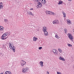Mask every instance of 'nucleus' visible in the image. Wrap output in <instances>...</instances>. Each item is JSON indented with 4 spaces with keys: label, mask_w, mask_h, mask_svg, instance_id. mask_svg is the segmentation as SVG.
Segmentation results:
<instances>
[{
    "label": "nucleus",
    "mask_w": 74,
    "mask_h": 74,
    "mask_svg": "<svg viewBox=\"0 0 74 74\" xmlns=\"http://www.w3.org/2000/svg\"><path fill=\"white\" fill-rule=\"evenodd\" d=\"M62 13L63 14V16L64 18H66V13L64 11L62 12Z\"/></svg>",
    "instance_id": "nucleus-12"
},
{
    "label": "nucleus",
    "mask_w": 74,
    "mask_h": 74,
    "mask_svg": "<svg viewBox=\"0 0 74 74\" xmlns=\"http://www.w3.org/2000/svg\"><path fill=\"white\" fill-rule=\"evenodd\" d=\"M37 39H38L37 38H36L35 37H34L33 38V40L34 41H36Z\"/></svg>",
    "instance_id": "nucleus-13"
},
{
    "label": "nucleus",
    "mask_w": 74,
    "mask_h": 74,
    "mask_svg": "<svg viewBox=\"0 0 74 74\" xmlns=\"http://www.w3.org/2000/svg\"><path fill=\"white\" fill-rule=\"evenodd\" d=\"M9 47L14 52H15V48L16 47L15 46H14V44L12 42H10L9 43Z\"/></svg>",
    "instance_id": "nucleus-1"
},
{
    "label": "nucleus",
    "mask_w": 74,
    "mask_h": 74,
    "mask_svg": "<svg viewBox=\"0 0 74 74\" xmlns=\"http://www.w3.org/2000/svg\"><path fill=\"white\" fill-rule=\"evenodd\" d=\"M4 21L5 22H7L8 21V19H4Z\"/></svg>",
    "instance_id": "nucleus-28"
},
{
    "label": "nucleus",
    "mask_w": 74,
    "mask_h": 74,
    "mask_svg": "<svg viewBox=\"0 0 74 74\" xmlns=\"http://www.w3.org/2000/svg\"><path fill=\"white\" fill-rule=\"evenodd\" d=\"M44 35L46 36H47L48 35V34L47 31H45L44 32Z\"/></svg>",
    "instance_id": "nucleus-14"
},
{
    "label": "nucleus",
    "mask_w": 74,
    "mask_h": 74,
    "mask_svg": "<svg viewBox=\"0 0 74 74\" xmlns=\"http://www.w3.org/2000/svg\"><path fill=\"white\" fill-rule=\"evenodd\" d=\"M55 37H56L57 38H58V39H59V38H60L59 36H58V35L57 34L55 35Z\"/></svg>",
    "instance_id": "nucleus-24"
},
{
    "label": "nucleus",
    "mask_w": 74,
    "mask_h": 74,
    "mask_svg": "<svg viewBox=\"0 0 74 74\" xmlns=\"http://www.w3.org/2000/svg\"><path fill=\"white\" fill-rule=\"evenodd\" d=\"M5 74H12L11 72L10 71H6L5 73Z\"/></svg>",
    "instance_id": "nucleus-11"
},
{
    "label": "nucleus",
    "mask_w": 74,
    "mask_h": 74,
    "mask_svg": "<svg viewBox=\"0 0 74 74\" xmlns=\"http://www.w3.org/2000/svg\"><path fill=\"white\" fill-rule=\"evenodd\" d=\"M60 73L59 72H57V74H60Z\"/></svg>",
    "instance_id": "nucleus-32"
},
{
    "label": "nucleus",
    "mask_w": 74,
    "mask_h": 74,
    "mask_svg": "<svg viewBox=\"0 0 74 74\" xmlns=\"http://www.w3.org/2000/svg\"><path fill=\"white\" fill-rule=\"evenodd\" d=\"M52 51L55 55H56V56H58V55H59L58 51L56 50V49H54Z\"/></svg>",
    "instance_id": "nucleus-5"
},
{
    "label": "nucleus",
    "mask_w": 74,
    "mask_h": 74,
    "mask_svg": "<svg viewBox=\"0 0 74 74\" xmlns=\"http://www.w3.org/2000/svg\"><path fill=\"white\" fill-rule=\"evenodd\" d=\"M8 34V32L5 33L3 34L1 37L2 40H5V39H7V37H6V36H7Z\"/></svg>",
    "instance_id": "nucleus-2"
},
{
    "label": "nucleus",
    "mask_w": 74,
    "mask_h": 74,
    "mask_svg": "<svg viewBox=\"0 0 74 74\" xmlns=\"http://www.w3.org/2000/svg\"><path fill=\"white\" fill-rule=\"evenodd\" d=\"M51 11H46V14L47 15H48V14H51Z\"/></svg>",
    "instance_id": "nucleus-15"
},
{
    "label": "nucleus",
    "mask_w": 74,
    "mask_h": 74,
    "mask_svg": "<svg viewBox=\"0 0 74 74\" xmlns=\"http://www.w3.org/2000/svg\"><path fill=\"white\" fill-rule=\"evenodd\" d=\"M43 31L44 32L47 31V28H46V27H43Z\"/></svg>",
    "instance_id": "nucleus-16"
},
{
    "label": "nucleus",
    "mask_w": 74,
    "mask_h": 74,
    "mask_svg": "<svg viewBox=\"0 0 74 74\" xmlns=\"http://www.w3.org/2000/svg\"><path fill=\"white\" fill-rule=\"evenodd\" d=\"M42 1H43V3L44 4H45V3L46 2V1L45 0H42Z\"/></svg>",
    "instance_id": "nucleus-27"
},
{
    "label": "nucleus",
    "mask_w": 74,
    "mask_h": 74,
    "mask_svg": "<svg viewBox=\"0 0 74 74\" xmlns=\"http://www.w3.org/2000/svg\"><path fill=\"white\" fill-rule=\"evenodd\" d=\"M67 30V29H64L65 32V33H66V32H67V30Z\"/></svg>",
    "instance_id": "nucleus-33"
},
{
    "label": "nucleus",
    "mask_w": 74,
    "mask_h": 74,
    "mask_svg": "<svg viewBox=\"0 0 74 74\" xmlns=\"http://www.w3.org/2000/svg\"><path fill=\"white\" fill-rule=\"evenodd\" d=\"M4 28H3V27L0 26V32H3V31H4Z\"/></svg>",
    "instance_id": "nucleus-8"
},
{
    "label": "nucleus",
    "mask_w": 74,
    "mask_h": 74,
    "mask_svg": "<svg viewBox=\"0 0 74 74\" xmlns=\"http://www.w3.org/2000/svg\"><path fill=\"white\" fill-rule=\"evenodd\" d=\"M33 1H34L36 2H38V0H33Z\"/></svg>",
    "instance_id": "nucleus-29"
},
{
    "label": "nucleus",
    "mask_w": 74,
    "mask_h": 74,
    "mask_svg": "<svg viewBox=\"0 0 74 74\" xmlns=\"http://www.w3.org/2000/svg\"><path fill=\"white\" fill-rule=\"evenodd\" d=\"M29 68L27 67L24 68L22 69V72L24 73H26L29 71Z\"/></svg>",
    "instance_id": "nucleus-3"
},
{
    "label": "nucleus",
    "mask_w": 74,
    "mask_h": 74,
    "mask_svg": "<svg viewBox=\"0 0 74 74\" xmlns=\"http://www.w3.org/2000/svg\"><path fill=\"white\" fill-rule=\"evenodd\" d=\"M50 14H51V15H53V16L55 15V13L51 11L50 12Z\"/></svg>",
    "instance_id": "nucleus-20"
},
{
    "label": "nucleus",
    "mask_w": 74,
    "mask_h": 74,
    "mask_svg": "<svg viewBox=\"0 0 74 74\" xmlns=\"http://www.w3.org/2000/svg\"><path fill=\"white\" fill-rule=\"evenodd\" d=\"M3 54L2 53H0V56H3Z\"/></svg>",
    "instance_id": "nucleus-31"
},
{
    "label": "nucleus",
    "mask_w": 74,
    "mask_h": 74,
    "mask_svg": "<svg viewBox=\"0 0 74 74\" xmlns=\"http://www.w3.org/2000/svg\"><path fill=\"white\" fill-rule=\"evenodd\" d=\"M3 3L0 2V9H3Z\"/></svg>",
    "instance_id": "nucleus-10"
},
{
    "label": "nucleus",
    "mask_w": 74,
    "mask_h": 74,
    "mask_svg": "<svg viewBox=\"0 0 74 74\" xmlns=\"http://www.w3.org/2000/svg\"><path fill=\"white\" fill-rule=\"evenodd\" d=\"M27 13L28 14V15H32V13L30 12H28Z\"/></svg>",
    "instance_id": "nucleus-19"
},
{
    "label": "nucleus",
    "mask_w": 74,
    "mask_h": 74,
    "mask_svg": "<svg viewBox=\"0 0 74 74\" xmlns=\"http://www.w3.org/2000/svg\"><path fill=\"white\" fill-rule=\"evenodd\" d=\"M63 4V1L61 0H60L59 1V3H58V5H60V4Z\"/></svg>",
    "instance_id": "nucleus-17"
},
{
    "label": "nucleus",
    "mask_w": 74,
    "mask_h": 74,
    "mask_svg": "<svg viewBox=\"0 0 74 74\" xmlns=\"http://www.w3.org/2000/svg\"><path fill=\"white\" fill-rule=\"evenodd\" d=\"M58 59H59V60H62L63 61H65V59L61 57H59Z\"/></svg>",
    "instance_id": "nucleus-9"
},
{
    "label": "nucleus",
    "mask_w": 74,
    "mask_h": 74,
    "mask_svg": "<svg viewBox=\"0 0 74 74\" xmlns=\"http://www.w3.org/2000/svg\"><path fill=\"white\" fill-rule=\"evenodd\" d=\"M33 10V8H31L30 9V10Z\"/></svg>",
    "instance_id": "nucleus-35"
},
{
    "label": "nucleus",
    "mask_w": 74,
    "mask_h": 74,
    "mask_svg": "<svg viewBox=\"0 0 74 74\" xmlns=\"http://www.w3.org/2000/svg\"><path fill=\"white\" fill-rule=\"evenodd\" d=\"M21 61L22 62L21 63V66H22V67H23L25 64H26V62L22 60H21Z\"/></svg>",
    "instance_id": "nucleus-7"
},
{
    "label": "nucleus",
    "mask_w": 74,
    "mask_h": 74,
    "mask_svg": "<svg viewBox=\"0 0 74 74\" xmlns=\"http://www.w3.org/2000/svg\"><path fill=\"white\" fill-rule=\"evenodd\" d=\"M67 45L68 47H72V45L71 44H68Z\"/></svg>",
    "instance_id": "nucleus-26"
},
{
    "label": "nucleus",
    "mask_w": 74,
    "mask_h": 74,
    "mask_svg": "<svg viewBox=\"0 0 74 74\" xmlns=\"http://www.w3.org/2000/svg\"><path fill=\"white\" fill-rule=\"evenodd\" d=\"M58 51L60 52V53H62V50L60 48H59L58 49Z\"/></svg>",
    "instance_id": "nucleus-23"
},
{
    "label": "nucleus",
    "mask_w": 74,
    "mask_h": 74,
    "mask_svg": "<svg viewBox=\"0 0 74 74\" xmlns=\"http://www.w3.org/2000/svg\"><path fill=\"white\" fill-rule=\"evenodd\" d=\"M53 24H54V25L56 24V20L54 21L53 22Z\"/></svg>",
    "instance_id": "nucleus-25"
},
{
    "label": "nucleus",
    "mask_w": 74,
    "mask_h": 74,
    "mask_svg": "<svg viewBox=\"0 0 74 74\" xmlns=\"http://www.w3.org/2000/svg\"><path fill=\"white\" fill-rule=\"evenodd\" d=\"M56 24H59V21L58 20H56Z\"/></svg>",
    "instance_id": "nucleus-21"
},
{
    "label": "nucleus",
    "mask_w": 74,
    "mask_h": 74,
    "mask_svg": "<svg viewBox=\"0 0 74 74\" xmlns=\"http://www.w3.org/2000/svg\"><path fill=\"white\" fill-rule=\"evenodd\" d=\"M67 21L68 23H71V21H70V20L69 19H67Z\"/></svg>",
    "instance_id": "nucleus-22"
},
{
    "label": "nucleus",
    "mask_w": 74,
    "mask_h": 74,
    "mask_svg": "<svg viewBox=\"0 0 74 74\" xmlns=\"http://www.w3.org/2000/svg\"><path fill=\"white\" fill-rule=\"evenodd\" d=\"M42 49V47H39V49H40V50L41 49Z\"/></svg>",
    "instance_id": "nucleus-30"
},
{
    "label": "nucleus",
    "mask_w": 74,
    "mask_h": 74,
    "mask_svg": "<svg viewBox=\"0 0 74 74\" xmlns=\"http://www.w3.org/2000/svg\"><path fill=\"white\" fill-rule=\"evenodd\" d=\"M47 74H49V72H47Z\"/></svg>",
    "instance_id": "nucleus-34"
},
{
    "label": "nucleus",
    "mask_w": 74,
    "mask_h": 74,
    "mask_svg": "<svg viewBox=\"0 0 74 74\" xmlns=\"http://www.w3.org/2000/svg\"><path fill=\"white\" fill-rule=\"evenodd\" d=\"M69 1H71L72 0H68Z\"/></svg>",
    "instance_id": "nucleus-36"
},
{
    "label": "nucleus",
    "mask_w": 74,
    "mask_h": 74,
    "mask_svg": "<svg viewBox=\"0 0 74 74\" xmlns=\"http://www.w3.org/2000/svg\"><path fill=\"white\" fill-rule=\"evenodd\" d=\"M67 35L68 37L69 38V39L71 41H73V36H72V34H71L70 33H69Z\"/></svg>",
    "instance_id": "nucleus-4"
},
{
    "label": "nucleus",
    "mask_w": 74,
    "mask_h": 74,
    "mask_svg": "<svg viewBox=\"0 0 74 74\" xmlns=\"http://www.w3.org/2000/svg\"><path fill=\"white\" fill-rule=\"evenodd\" d=\"M40 64L41 66V67H42L43 66V62L42 61H40Z\"/></svg>",
    "instance_id": "nucleus-18"
},
{
    "label": "nucleus",
    "mask_w": 74,
    "mask_h": 74,
    "mask_svg": "<svg viewBox=\"0 0 74 74\" xmlns=\"http://www.w3.org/2000/svg\"><path fill=\"white\" fill-rule=\"evenodd\" d=\"M38 5L36 6L37 8H39L42 7V4L40 2H38Z\"/></svg>",
    "instance_id": "nucleus-6"
}]
</instances>
